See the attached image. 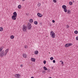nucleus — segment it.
<instances>
[{
	"mask_svg": "<svg viewBox=\"0 0 78 78\" xmlns=\"http://www.w3.org/2000/svg\"><path fill=\"white\" fill-rule=\"evenodd\" d=\"M69 4L70 5H72V4H73V3L72 2H69Z\"/></svg>",
	"mask_w": 78,
	"mask_h": 78,
	"instance_id": "25",
	"label": "nucleus"
},
{
	"mask_svg": "<svg viewBox=\"0 0 78 78\" xmlns=\"http://www.w3.org/2000/svg\"><path fill=\"white\" fill-rule=\"evenodd\" d=\"M53 63H55V62H56V61H55V60H54L53 61Z\"/></svg>",
	"mask_w": 78,
	"mask_h": 78,
	"instance_id": "31",
	"label": "nucleus"
},
{
	"mask_svg": "<svg viewBox=\"0 0 78 78\" xmlns=\"http://www.w3.org/2000/svg\"><path fill=\"white\" fill-rule=\"evenodd\" d=\"M43 69L44 70H48V69L45 66L44 67Z\"/></svg>",
	"mask_w": 78,
	"mask_h": 78,
	"instance_id": "16",
	"label": "nucleus"
},
{
	"mask_svg": "<svg viewBox=\"0 0 78 78\" xmlns=\"http://www.w3.org/2000/svg\"><path fill=\"white\" fill-rule=\"evenodd\" d=\"M24 25H24L23 26V31L24 32H26L27 31V27H25Z\"/></svg>",
	"mask_w": 78,
	"mask_h": 78,
	"instance_id": "3",
	"label": "nucleus"
},
{
	"mask_svg": "<svg viewBox=\"0 0 78 78\" xmlns=\"http://www.w3.org/2000/svg\"><path fill=\"white\" fill-rule=\"evenodd\" d=\"M9 51V48L6 49L5 51V52H4V50L2 51L0 53V57H3V56H4V55L5 56L6 55H7V53H8V52Z\"/></svg>",
	"mask_w": 78,
	"mask_h": 78,
	"instance_id": "1",
	"label": "nucleus"
},
{
	"mask_svg": "<svg viewBox=\"0 0 78 78\" xmlns=\"http://www.w3.org/2000/svg\"><path fill=\"white\" fill-rule=\"evenodd\" d=\"M64 11L65 12H67V8L64 9Z\"/></svg>",
	"mask_w": 78,
	"mask_h": 78,
	"instance_id": "19",
	"label": "nucleus"
},
{
	"mask_svg": "<svg viewBox=\"0 0 78 78\" xmlns=\"http://www.w3.org/2000/svg\"><path fill=\"white\" fill-rule=\"evenodd\" d=\"M54 69L53 66L52 67H51V69Z\"/></svg>",
	"mask_w": 78,
	"mask_h": 78,
	"instance_id": "38",
	"label": "nucleus"
},
{
	"mask_svg": "<svg viewBox=\"0 0 78 78\" xmlns=\"http://www.w3.org/2000/svg\"><path fill=\"white\" fill-rule=\"evenodd\" d=\"M76 40H77V41H78V37H76Z\"/></svg>",
	"mask_w": 78,
	"mask_h": 78,
	"instance_id": "34",
	"label": "nucleus"
},
{
	"mask_svg": "<svg viewBox=\"0 0 78 78\" xmlns=\"http://www.w3.org/2000/svg\"><path fill=\"white\" fill-rule=\"evenodd\" d=\"M20 67H23V64H21L20 66Z\"/></svg>",
	"mask_w": 78,
	"mask_h": 78,
	"instance_id": "32",
	"label": "nucleus"
},
{
	"mask_svg": "<svg viewBox=\"0 0 78 78\" xmlns=\"http://www.w3.org/2000/svg\"><path fill=\"white\" fill-rule=\"evenodd\" d=\"M50 35L52 38H55V37H56V34L53 31H51L50 32Z\"/></svg>",
	"mask_w": 78,
	"mask_h": 78,
	"instance_id": "2",
	"label": "nucleus"
},
{
	"mask_svg": "<svg viewBox=\"0 0 78 78\" xmlns=\"http://www.w3.org/2000/svg\"><path fill=\"white\" fill-rule=\"evenodd\" d=\"M62 8L63 9H65L66 8H67V7L66 6V5H63L62 6Z\"/></svg>",
	"mask_w": 78,
	"mask_h": 78,
	"instance_id": "11",
	"label": "nucleus"
},
{
	"mask_svg": "<svg viewBox=\"0 0 78 78\" xmlns=\"http://www.w3.org/2000/svg\"><path fill=\"white\" fill-rule=\"evenodd\" d=\"M25 0H22V1H23V2H24V1H25Z\"/></svg>",
	"mask_w": 78,
	"mask_h": 78,
	"instance_id": "43",
	"label": "nucleus"
},
{
	"mask_svg": "<svg viewBox=\"0 0 78 78\" xmlns=\"http://www.w3.org/2000/svg\"><path fill=\"white\" fill-rule=\"evenodd\" d=\"M67 13L68 14H70L71 13V11L70 10H68L67 11Z\"/></svg>",
	"mask_w": 78,
	"mask_h": 78,
	"instance_id": "13",
	"label": "nucleus"
},
{
	"mask_svg": "<svg viewBox=\"0 0 78 78\" xmlns=\"http://www.w3.org/2000/svg\"><path fill=\"white\" fill-rule=\"evenodd\" d=\"M10 38H11V39H14V36L13 35H11L10 36Z\"/></svg>",
	"mask_w": 78,
	"mask_h": 78,
	"instance_id": "18",
	"label": "nucleus"
},
{
	"mask_svg": "<svg viewBox=\"0 0 78 78\" xmlns=\"http://www.w3.org/2000/svg\"><path fill=\"white\" fill-rule=\"evenodd\" d=\"M29 22L30 23H33V20L32 19H30V20H29Z\"/></svg>",
	"mask_w": 78,
	"mask_h": 78,
	"instance_id": "14",
	"label": "nucleus"
},
{
	"mask_svg": "<svg viewBox=\"0 0 78 78\" xmlns=\"http://www.w3.org/2000/svg\"><path fill=\"white\" fill-rule=\"evenodd\" d=\"M24 48H27V46H24Z\"/></svg>",
	"mask_w": 78,
	"mask_h": 78,
	"instance_id": "35",
	"label": "nucleus"
},
{
	"mask_svg": "<svg viewBox=\"0 0 78 78\" xmlns=\"http://www.w3.org/2000/svg\"><path fill=\"white\" fill-rule=\"evenodd\" d=\"M22 8V6H21V5H19L18 6V8L19 9H20V8Z\"/></svg>",
	"mask_w": 78,
	"mask_h": 78,
	"instance_id": "21",
	"label": "nucleus"
},
{
	"mask_svg": "<svg viewBox=\"0 0 78 78\" xmlns=\"http://www.w3.org/2000/svg\"><path fill=\"white\" fill-rule=\"evenodd\" d=\"M31 78H34V77L32 76V77H31Z\"/></svg>",
	"mask_w": 78,
	"mask_h": 78,
	"instance_id": "40",
	"label": "nucleus"
},
{
	"mask_svg": "<svg viewBox=\"0 0 78 78\" xmlns=\"http://www.w3.org/2000/svg\"><path fill=\"white\" fill-rule=\"evenodd\" d=\"M16 16H12V20H15L16 19Z\"/></svg>",
	"mask_w": 78,
	"mask_h": 78,
	"instance_id": "6",
	"label": "nucleus"
},
{
	"mask_svg": "<svg viewBox=\"0 0 78 78\" xmlns=\"http://www.w3.org/2000/svg\"><path fill=\"white\" fill-rule=\"evenodd\" d=\"M60 62H62V61L61 60V61H60Z\"/></svg>",
	"mask_w": 78,
	"mask_h": 78,
	"instance_id": "41",
	"label": "nucleus"
},
{
	"mask_svg": "<svg viewBox=\"0 0 78 78\" xmlns=\"http://www.w3.org/2000/svg\"><path fill=\"white\" fill-rule=\"evenodd\" d=\"M40 25H42V23H40Z\"/></svg>",
	"mask_w": 78,
	"mask_h": 78,
	"instance_id": "39",
	"label": "nucleus"
},
{
	"mask_svg": "<svg viewBox=\"0 0 78 78\" xmlns=\"http://www.w3.org/2000/svg\"><path fill=\"white\" fill-rule=\"evenodd\" d=\"M3 48V47H1L0 48V52H1V51H2Z\"/></svg>",
	"mask_w": 78,
	"mask_h": 78,
	"instance_id": "23",
	"label": "nucleus"
},
{
	"mask_svg": "<svg viewBox=\"0 0 78 78\" xmlns=\"http://www.w3.org/2000/svg\"><path fill=\"white\" fill-rule=\"evenodd\" d=\"M49 78H52V77H50Z\"/></svg>",
	"mask_w": 78,
	"mask_h": 78,
	"instance_id": "44",
	"label": "nucleus"
},
{
	"mask_svg": "<svg viewBox=\"0 0 78 78\" xmlns=\"http://www.w3.org/2000/svg\"><path fill=\"white\" fill-rule=\"evenodd\" d=\"M3 28L2 27H0V31H3Z\"/></svg>",
	"mask_w": 78,
	"mask_h": 78,
	"instance_id": "15",
	"label": "nucleus"
},
{
	"mask_svg": "<svg viewBox=\"0 0 78 78\" xmlns=\"http://www.w3.org/2000/svg\"><path fill=\"white\" fill-rule=\"evenodd\" d=\"M53 2L54 3H56V0H53Z\"/></svg>",
	"mask_w": 78,
	"mask_h": 78,
	"instance_id": "30",
	"label": "nucleus"
},
{
	"mask_svg": "<svg viewBox=\"0 0 78 78\" xmlns=\"http://www.w3.org/2000/svg\"><path fill=\"white\" fill-rule=\"evenodd\" d=\"M50 59H51V60H53V57H51L50 58Z\"/></svg>",
	"mask_w": 78,
	"mask_h": 78,
	"instance_id": "28",
	"label": "nucleus"
},
{
	"mask_svg": "<svg viewBox=\"0 0 78 78\" xmlns=\"http://www.w3.org/2000/svg\"><path fill=\"white\" fill-rule=\"evenodd\" d=\"M41 3H38V4L37 5L38 6H41Z\"/></svg>",
	"mask_w": 78,
	"mask_h": 78,
	"instance_id": "26",
	"label": "nucleus"
},
{
	"mask_svg": "<svg viewBox=\"0 0 78 78\" xmlns=\"http://www.w3.org/2000/svg\"><path fill=\"white\" fill-rule=\"evenodd\" d=\"M13 16H15L16 17H17V12H14L13 13Z\"/></svg>",
	"mask_w": 78,
	"mask_h": 78,
	"instance_id": "7",
	"label": "nucleus"
},
{
	"mask_svg": "<svg viewBox=\"0 0 78 78\" xmlns=\"http://www.w3.org/2000/svg\"><path fill=\"white\" fill-rule=\"evenodd\" d=\"M37 15L38 17H41L42 16V15L41 14L38 13L37 14Z\"/></svg>",
	"mask_w": 78,
	"mask_h": 78,
	"instance_id": "8",
	"label": "nucleus"
},
{
	"mask_svg": "<svg viewBox=\"0 0 78 78\" xmlns=\"http://www.w3.org/2000/svg\"><path fill=\"white\" fill-rule=\"evenodd\" d=\"M23 57H24V58H26V57H27V54H23Z\"/></svg>",
	"mask_w": 78,
	"mask_h": 78,
	"instance_id": "17",
	"label": "nucleus"
},
{
	"mask_svg": "<svg viewBox=\"0 0 78 78\" xmlns=\"http://www.w3.org/2000/svg\"><path fill=\"white\" fill-rule=\"evenodd\" d=\"M31 60L33 62H35V61H36V59L34 58H31Z\"/></svg>",
	"mask_w": 78,
	"mask_h": 78,
	"instance_id": "9",
	"label": "nucleus"
},
{
	"mask_svg": "<svg viewBox=\"0 0 78 78\" xmlns=\"http://www.w3.org/2000/svg\"><path fill=\"white\" fill-rule=\"evenodd\" d=\"M37 23H38L37 22V21H35L34 22V24H35V25H37Z\"/></svg>",
	"mask_w": 78,
	"mask_h": 78,
	"instance_id": "20",
	"label": "nucleus"
},
{
	"mask_svg": "<svg viewBox=\"0 0 78 78\" xmlns=\"http://www.w3.org/2000/svg\"><path fill=\"white\" fill-rule=\"evenodd\" d=\"M46 61L45 60H44L43 61V63H44V64H46Z\"/></svg>",
	"mask_w": 78,
	"mask_h": 78,
	"instance_id": "29",
	"label": "nucleus"
},
{
	"mask_svg": "<svg viewBox=\"0 0 78 78\" xmlns=\"http://www.w3.org/2000/svg\"><path fill=\"white\" fill-rule=\"evenodd\" d=\"M72 45V43H67L66 44L65 46V47H69L70 46Z\"/></svg>",
	"mask_w": 78,
	"mask_h": 78,
	"instance_id": "4",
	"label": "nucleus"
},
{
	"mask_svg": "<svg viewBox=\"0 0 78 78\" xmlns=\"http://www.w3.org/2000/svg\"><path fill=\"white\" fill-rule=\"evenodd\" d=\"M52 22L53 23H55V21L54 20H52Z\"/></svg>",
	"mask_w": 78,
	"mask_h": 78,
	"instance_id": "33",
	"label": "nucleus"
},
{
	"mask_svg": "<svg viewBox=\"0 0 78 78\" xmlns=\"http://www.w3.org/2000/svg\"><path fill=\"white\" fill-rule=\"evenodd\" d=\"M15 77H16L17 78H20V75L19 74H16L15 75Z\"/></svg>",
	"mask_w": 78,
	"mask_h": 78,
	"instance_id": "5",
	"label": "nucleus"
},
{
	"mask_svg": "<svg viewBox=\"0 0 78 78\" xmlns=\"http://www.w3.org/2000/svg\"><path fill=\"white\" fill-rule=\"evenodd\" d=\"M27 27L29 30H31V28L32 27V26H27Z\"/></svg>",
	"mask_w": 78,
	"mask_h": 78,
	"instance_id": "10",
	"label": "nucleus"
},
{
	"mask_svg": "<svg viewBox=\"0 0 78 78\" xmlns=\"http://www.w3.org/2000/svg\"><path fill=\"white\" fill-rule=\"evenodd\" d=\"M42 72H43V73H45V72H46L45 71H43Z\"/></svg>",
	"mask_w": 78,
	"mask_h": 78,
	"instance_id": "36",
	"label": "nucleus"
},
{
	"mask_svg": "<svg viewBox=\"0 0 78 78\" xmlns=\"http://www.w3.org/2000/svg\"><path fill=\"white\" fill-rule=\"evenodd\" d=\"M62 65H63V64H64V62H62Z\"/></svg>",
	"mask_w": 78,
	"mask_h": 78,
	"instance_id": "37",
	"label": "nucleus"
},
{
	"mask_svg": "<svg viewBox=\"0 0 78 78\" xmlns=\"http://www.w3.org/2000/svg\"><path fill=\"white\" fill-rule=\"evenodd\" d=\"M26 15H27V16H28V14H27V13Z\"/></svg>",
	"mask_w": 78,
	"mask_h": 78,
	"instance_id": "42",
	"label": "nucleus"
},
{
	"mask_svg": "<svg viewBox=\"0 0 78 78\" xmlns=\"http://www.w3.org/2000/svg\"><path fill=\"white\" fill-rule=\"evenodd\" d=\"M28 26H32L31 25V24L29 22L28 23Z\"/></svg>",
	"mask_w": 78,
	"mask_h": 78,
	"instance_id": "22",
	"label": "nucleus"
},
{
	"mask_svg": "<svg viewBox=\"0 0 78 78\" xmlns=\"http://www.w3.org/2000/svg\"><path fill=\"white\" fill-rule=\"evenodd\" d=\"M38 53H39V52L38 51H35L34 54L35 55H37Z\"/></svg>",
	"mask_w": 78,
	"mask_h": 78,
	"instance_id": "12",
	"label": "nucleus"
},
{
	"mask_svg": "<svg viewBox=\"0 0 78 78\" xmlns=\"http://www.w3.org/2000/svg\"><path fill=\"white\" fill-rule=\"evenodd\" d=\"M78 31L75 30V31H74V33L75 34H78Z\"/></svg>",
	"mask_w": 78,
	"mask_h": 78,
	"instance_id": "24",
	"label": "nucleus"
},
{
	"mask_svg": "<svg viewBox=\"0 0 78 78\" xmlns=\"http://www.w3.org/2000/svg\"><path fill=\"white\" fill-rule=\"evenodd\" d=\"M66 28L68 29H69V25H67V26H66Z\"/></svg>",
	"mask_w": 78,
	"mask_h": 78,
	"instance_id": "27",
	"label": "nucleus"
}]
</instances>
